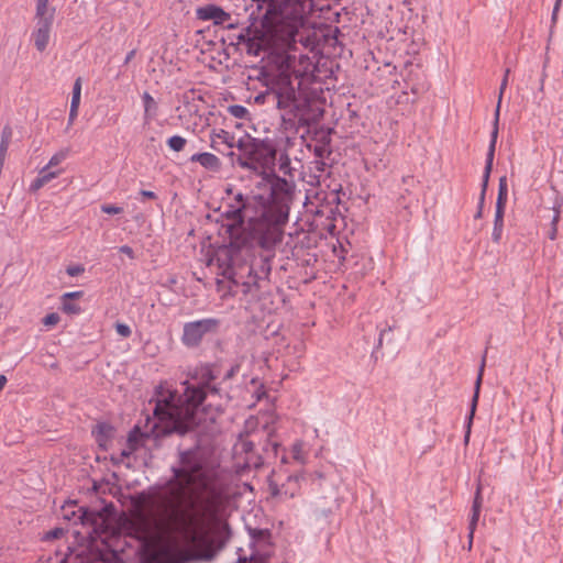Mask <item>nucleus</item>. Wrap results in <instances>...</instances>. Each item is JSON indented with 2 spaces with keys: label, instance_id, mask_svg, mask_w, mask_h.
<instances>
[{
  "label": "nucleus",
  "instance_id": "f704fd0d",
  "mask_svg": "<svg viewBox=\"0 0 563 563\" xmlns=\"http://www.w3.org/2000/svg\"><path fill=\"white\" fill-rule=\"evenodd\" d=\"M282 449L280 444L276 441H267L264 446V451L267 457H277L279 454V450Z\"/></svg>",
  "mask_w": 563,
  "mask_h": 563
},
{
  "label": "nucleus",
  "instance_id": "f3484780",
  "mask_svg": "<svg viewBox=\"0 0 563 563\" xmlns=\"http://www.w3.org/2000/svg\"><path fill=\"white\" fill-rule=\"evenodd\" d=\"M323 199L328 201L327 206L320 203L318 206H314V209L309 208L308 210L310 212H313L316 217H327L328 219H330L334 214V208L329 205L338 203L340 198L338 192L335 191H331L330 194H323ZM311 207H313V203H311Z\"/></svg>",
  "mask_w": 563,
  "mask_h": 563
},
{
  "label": "nucleus",
  "instance_id": "c85d7f7f",
  "mask_svg": "<svg viewBox=\"0 0 563 563\" xmlns=\"http://www.w3.org/2000/svg\"><path fill=\"white\" fill-rule=\"evenodd\" d=\"M81 85H82L81 77L76 78L74 86H73V91H71L70 107H73V108H79L80 97H81Z\"/></svg>",
  "mask_w": 563,
  "mask_h": 563
},
{
  "label": "nucleus",
  "instance_id": "7ed1b4c3",
  "mask_svg": "<svg viewBox=\"0 0 563 563\" xmlns=\"http://www.w3.org/2000/svg\"><path fill=\"white\" fill-rule=\"evenodd\" d=\"M239 154L233 151L228 153L232 163L243 169L261 176V181L255 186L257 191L249 194L238 192L224 205L222 213L239 216L240 213L257 214L264 220L269 216L272 223H278L280 219L290 213L296 196V184L276 174V161L278 147L273 139L252 137L240 139L236 143Z\"/></svg>",
  "mask_w": 563,
  "mask_h": 563
},
{
  "label": "nucleus",
  "instance_id": "423d86ee",
  "mask_svg": "<svg viewBox=\"0 0 563 563\" xmlns=\"http://www.w3.org/2000/svg\"><path fill=\"white\" fill-rule=\"evenodd\" d=\"M220 321L214 318H206L184 324L181 342L188 347H195L200 344L207 333L218 330Z\"/></svg>",
  "mask_w": 563,
  "mask_h": 563
},
{
  "label": "nucleus",
  "instance_id": "f257e3e1",
  "mask_svg": "<svg viewBox=\"0 0 563 563\" xmlns=\"http://www.w3.org/2000/svg\"><path fill=\"white\" fill-rule=\"evenodd\" d=\"M257 11L265 9L260 20V27L253 32L250 27L239 35V42L245 46L247 55L260 57L266 55L267 66L262 76L266 91L256 97L265 99L280 112V128L286 135V147L294 144V136L300 129L309 128L316 120L312 114V99L301 88V80L296 75L297 36L305 25L307 15L301 4L285 8V0H252Z\"/></svg>",
  "mask_w": 563,
  "mask_h": 563
},
{
  "label": "nucleus",
  "instance_id": "a18cd8bd",
  "mask_svg": "<svg viewBox=\"0 0 563 563\" xmlns=\"http://www.w3.org/2000/svg\"><path fill=\"white\" fill-rule=\"evenodd\" d=\"M119 252L121 254H124L126 255L128 257H130L131 260H133L135 257V254H134V251L131 246L129 245H122L119 247Z\"/></svg>",
  "mask_w": 563,
  "mask_h": 563
},
{
  "label": "nucleus",
  "instance_id": "e433bc0d",
  "mask_svg": "<svg viewBox=\"0 0 563 563\" xmlns=\"http://www.w3.org/2000/svg\"><path fill=\"white\" fill-rule=\"evenodd\" d=\"M85 267L81 264H73L68 265L66 268V273L69 277H79L81 274H84Z\"/></svg>",
  "mask_w": 563,
  "mask_h": 563
},
{
  "label": "nucleus",
  "instance_id": "864d4df0",
  "mask_svg": "<svg viewBox=\"0 0 563 563\" xmlns=\"http://www.w3.org/2000/svg\"><path fill=\"white\" fill-rule=\"evenodd\" d=\"M135 53H136L135 49H132L126 54V56L124 58V65L129 64L133 59V57L135 56Z\"/></svg>",
  "mask_w": 563,
  "mask_h": 563
},
{
  "label": "nucleus",
  "instance_id": "f8f14e48",
  "mask_svg": "<svg viewBox=\"0 0 563 563\" xmlns=\"http://www.w3.org/2000/svg\"><path fill=\"white\" fill-rule=\"evenodd\" d=\"M485 362H486V355L483 356L482 364L479 366V372H478V375H477V378L475 382V391H474L472 402H471L470 413L466 417V421H465V435H464L465 443L468 442L470 435H471V428H472L473 419H474L477 402H478L479 388H481V384H482Z\"/></svg>",
  "mask_w": 563,
  "mask_h": 563
},
{
  "label": "nucleus",
  "instance_id": "bf43d9fd",
  "mask_svg": "<svg viewBox=\"0 0 563 563\" xmlns=\"http://www.w3.org/2000/svg\"><path fill=\"white\" fill-rule=\"evenodd\" d=\"M560 2H561V0H556L555 7H554V12L559 9Z\"/></svg>",
  "mask_w": 563,
  "mask_h": 563
},
{
  "label": "nucleus",
  "instance_id": "603ef678",
  "mask_svg": "<svg viewBox=\"0 0 563 563\" xmlns=\"http://www.w3.org/2000/svg\"><path fill=\"white\" fill-rule=\"evenodd\" d=\"M35 4H38V11H42L45 5L49 4V0H35Z\"/></svg>",
  "mask_w": 563,
  "mask_h": 563
},
{
  "label": "nucleus",
  "instance_id": "aec40b11",
  "mask_svg": "<svg viewBox=\"0 0 563 563\" xmlns=\"http://www.w3.org/2000/svg\"><path fill=\"white\" fill-rule=\"evenodd\" d=\"M145 437V434L141 431L139 427H134L128 435V449L129 451L123 450L122 455L129 456L132 452L136 451L139 446L141 445L142 439Z\"/></svg>",
  "mask_w": 563,
  "mask_h": 563
},
{
  "label": "nucleus",
  "instance_id": "ea45409f",
  "mask_svg": "<svg viewBox=\"0 0 563 563\" xmlns=\"http://www.w3.org/2000/svg\"><path fill=\"white\" fill-rule=\"evenodd\" d=\"M559 220H560V211L556 210L553 216L552 222H551L552 228H551V231L549 232L550 240H555V238H556Z\"/></svg>",
  "mask_w": 563,
  "mask_h": 563
},
{
  "label": "nucleus",
  "instance_id": "49530a36",
  "mask_svg": "<svg viewBox=\"0 0 563 563\" xmlns=\"http://www.w3.org/2000/svg\"><path fill=\"white\" fill-rule=\"evenodd\" d=\"M312 165H313L314 170H317L319 173H323L327 167V164L323 159H317V158L312 162Z\"/></svg>",
  "mask_w": 563,
  "mask_h": 563
},
{
  "label": "nucleus",
  "instance_id": "09e8293b",
  "mask_svg": "<svg viewBox=\"0 0 563 563\" xmlns=\"http://www.w3.org/2000/svg\"><path fill=\"white\" fill-rule=\"evenodd\" d=\"M387 331H388V332L393 331V327L387 325L386 328L380 329V331H379V336H378V341H377V346H376L377 349L382 347V345H383V339H384V335H385V333H386Z\"/></svg>",
  "mask_w": 563,
  "mask_h": 563
},
{
  "label": "nucleus",
  "instance_id": "8fccbe9b",
  "mask_svg": "<svg viewBox=\"0 0 563 563\" xmlns=\"http://www.w3.org/2000/svg\"><path fill=\"white\" fill-rule=\"evenodd\" d=\"M7 152H8L7 147L0 146V169L1 170L3 169L4 161L7 157Z\"/></svg>",
  "mask_w": 563,
  "mask_h": 563
},
{
  "label": "nucleus",
  "instance_id": "f03ea898",
  "mask_svg": "<svg viewBox=\"0 0 563 563\" xmlns=\"http://www.w3.org/2000/svg\"><path fill=\"white\" fill-rule=\"evenodd\" d=\"M173 477L165 485L142 493L139 500L155 512L153 518L141 514L131 522V536L141 542L142 563H185L188 556L175 551L162 539V531L185 521L194 507L195 490L206 485L205 459L198 449L180 451L178 464L172 466Z\"/></svg>",
  "mask_w": 563,
  "mask_h": 563
},
{
  "label": "nucleus",
  "instance_id": "dca6fc26",
  "mask_svg": "<svg viewBox=\"0 0 563 563\" xmlns=\"http://www.w3.org/2000/svg\"><path fill=\"white\" fill-rule=\"evenodd\" d=\"M191 163H199L203 168L210 172H218L221 168V161L212 153H196L190 156Z\"/></svg>",
  "mask_w": 563,
  "mask_h": 563
},
{
  "label": "nucleus",
  "instance_id": "0eeeda50",
  "mask_svg": "<svg viewBox=\"0 0 563 563\" xmlns=\"http://www.w3.org/2000/svg\"><path fill=\"white\" fill-rule=\"evenodd\" d=\"M282 471H273L268 477V489L273 497L286 496L292 498L299 490L300 474H286L287 483L279 484Z\"/></svg>",
  "mask_w": 563,
  "mask_h": 563
},
{
  "label": "nucleus",
  "instance_id": "a19ab883",
  "mask_svg": "<svg viewBox=\"0 0 563 563\" xmlns=\"http://www.w3.org/2000/svg\"><path fill=\"white\" fill-rule=\"evenodd\" d=\"M59 320H60V318H59L58 313L52 312L44 317L43 324L47 325V327H53V325H56L59 322Z\"/></svg>",
  "mask_w": 563,
  "mask_h": 563
},
{
  "label": "nucleus",
  "instance_id": "393cba45",
  "mask_svg": "<svg viewBox=\"0 0 563 563\" xmlns=\"http://www.w3.org/2000/svg\"><path fill=\"white\" fill-rule=\"evenodd\" d=\"M51 32L34 30L32 33V38L34 41V45L38 52H44L49 42Z\"/></svg>",
  "mask_w": 563,
  "mask_h": 563
},
{
  "label": "nucleus",
  "instance_id": "a211bd4d",
  "mask_svg": "<svg viewBox=\"0 0 563 563\" xmlns=\"http://www.w3.org/2000/svg\"><path fill=\"white\" fill-rule=\"evenodd\" d=\"M80 296V291L64 294L62 297V310L67 314H78L81 311V308L76 302V299Z\"/></svg>",
  "mask_w": 563,
  "mask_h": 563
},
{
  "label": "nucleus",
  "instance_id": "6e6d98bb",
  "mask_svg": "<svg viewBox=\"0 0 563 563\" xmlns=\"http://www.w3.org/2000/svg\"><path fill=\"white\" fill-rule=\"evenodd\" d=\"M280 462L282 464H287L288 463V457L287 455L285 454V452L283 453L282 457H280Z\"/></svg>",
  "mask_w": 563,
  "mask_h": 563
},
{
  "label": "nucleus",
  "instance_id": "5fc2aeb1",
  "mask_svg": "<svg viewBox=\"0 0 563 563\" xmlns=\"http://www.w3.org/2000/svg\"><path fill=\"white\" fill-rule=\"evenodd\" d=\"M7 382H8V379H7L5 375H0V391L4 388Z\"/></svg>",
  "mask_w": 563,
  "mask_h": 563
},
{
  "label": "nucleus",
  "instance_id": "5701e85b",
  "mask_svg": "<svg viewBox=\"0 0 563 563\" xmlns=\"http://www.w3.org/2000/svg\"><path fill=\"white\" fill-rule=\"evenodd\" d=\"M142 101H143V106H144L145 120L146 121L152 120L156 115V112L158 109L157 102L147 91H145L142 95Z\"/></svg>",
  "mask_w": 563,
  "mask_h": 563
},
{
  "label": "nucleus",
  "instance_id": "4468645a",
  "mask_svg": "<svg viewBox=\"0 0 563 563\" xmlns=\"http://www.w3.org/2000/svg\"><path fill=\"white\" fill-rule=\"evenodd\" d=\"M75 506V501H69L63 506L64 518L68 520H74L75 523L80 522L82 525L92 521L93 514L91 511H89L85 507H78L77 510H70V508Z\"/></svg>",
  "mask_w": 563,
  "mask_h": 563
},
{
  "label": "nucleus",
  "instance_id": "4c0bfd02",
  "mask_svg": "<svg viewBox=\"0 0 563 563\" xmlns=\"http://www.w3.org/2000/svg\"><path fill=\"white\" fill-rule=\"evenodd\" d=\"M297 3L302 5L303 14H309L310 0H285V8H292Z\"/></svg>",
  "mask_w": 563,
  "mask_h": 563
},
{
  "label": "nucleus",
  "instance_id": "de8ad7c7",
  "mask_svg": "<svg viewBox=\"0 0 563 563\" xmlns=\"http://www.w3.org/2000/svg\"><path fill=\"white\" fill-rule=\"evenodd\" d=\"M139 195L141 196V201H144L145 199H157V195L154 192V191H151V190H141L139 192Z\"/></svg>",
  "mask_w": 563,
  "mask_h": 563
},
{
  "label": "nucleus",
  "instance_id": "4d7b16f0",
  "mask_svg": "<svg viewBox=\"0 0 563 563\" xmlns=\"http://www.w3.org/2000/svg\"><path fill=\"white\" fill-rule=\"evenodd\" d=\"M208 406H209V407H217V408H219V407L221 406V404H220V402H213V401L211 400V401H209Z\"/></svg>",
  "mask_w": 563,
  "mask_h": 563
},
{
  "label": "nucleus",
  "instance_id": "473e14b6",
  "mask_svg": "<svg viewBox=\"0 0 563 563\" xmlns=\"http://www.w3.org/2000/svg\"><path fill=\"white\" fill-rule=\"evenodd\" d=\"M312 151L317 159H323L325 156L331 154L329 141L316 144Z\"/></svg>",
  "mask_w": 563,
  "mask_h": 563
},
{
  "label": "nucleus",
  "instance_id": "58836bf2",
  "mask_svg": "<svg viewBox=\"0 0 563 563\" xmlns=\"http://www.w3.org/2000/svg\"><path fill=\"white\" fill-rule=\"evenodd\" d=\"M100 209L102 212L108 213V214H120L123 212L122 207H118V206L110 205V203L101 205Z\"/></svg>",
  "mask_w": 563,
  "mask_h": 563
},
{
  "label": "nucleus",
  "instance_id": "cd10ccee",
  "mask_svg": "<svg viewBox=\"0 0 563 563\" xmlns=\"http://www.w3.org/2000/svg\"><path fill=\"white\" fill-rule=\"evenodd\" d=\"M291 457L294 461L299 464H303L306 462V454L303 452V442L301 440H297L291 445Z\"/></svg>",
  "mask_w": 563,
  "mask_h": 563
},
{
  "label": "nucleus",
  "instance_id": "79ce46f5",
  "mask_svg": "<svg viewBox=\"0 0 563 563\" xmlns=\"http://www.w3.org/2000/svg\"><path fill=\"white\" fill-rule=\"evenodd\" d=\"M43 180L44 179H42L40 177V175H37V177L34 178L32 180V183L30 184L29 191L30 192H37L41 188H43L45 186V183Z\"/></svg>",
  "mask_w": 563,
  "mask_h": 563
},
{
  "label": "nucleus",
  "instance_id": "c9c22d12",
  "mask_svg": "<svg viewBox=\"0 0 563 563\" xmlns=\"http://www.w3.org/2000/svg\"><path fill=\"white\" fill-rule=\"evenodd\" d=\"M11 137H12V129L9 125H5L1 132L0 146L9 148Z\"/></svg>",
  "mask_w": 563,
  "mask_h": 563
},
{
  "label": "nucleus",
  "instance_id": "680f3d73",
  "mask_svg": "<svg viewBox=\"0 0 563 563\" xmlns=\"http://www.w3.org/2000/svg\"><path fill=\"white\" fill-rule=\"evenodd\" d=\"M311 9H312V0H310L309 12L311 11Z\"/></svg>",
  "mask_w": 563,
  "mask_h": 563
},
{
  "label": "nucleus",
  "instance_id": "c03bdc74",
  "mask_svg": "<svg viewBox=\"0 0 563 563\" xmlns=\"http://www.w3.org/2000/svg\"><path fill=\"white\" fill-rule=\"evenodd\" d=\"M78 109H79V108H73V107H70V109H69V115H68L67 129H69V128L74 124V122H75V120H76V118H77V115H78Z\"/></svg>",
  "mask_w": 563,
  "mask_h": 563
},
{
  "label": "nucleus",
  "instance_id": "b1692460",
  "mask_svg": "<svg viewBox=\"0 0 563 563\" xmlns=\"http://www.w3.org/2000/svg\"><path fill=\"white\" fill-rule=\"evenodd\" d=\"M276 163H278V169L280 173H283L284 175H288L290 177L294 176L292 175L294 168L291 167V162H290V157L287 153V148H285L282 152L278 151Z\"/></svg>",
  "mask_w": 563,
  "mask_h": 563
},
{
  "label": "nucleus",
  "instance_id": "c756f323",
  "mask_svg": "<svg viewBox=\"0 0 563 563\" xmlns=\"http://www.w3.org/2000/svg\"><path fill=\"white\" fill-rule=\"evenodd\" d=\"M187 140L180 135H173L167 140L168 147L174 152H180L185 148Z\"/></svg>",
  "mask_w": 563,
  "mask_h": 563
},
{
  "label": "nucleus",
  "instance_id": "ddd939ff",
  "mask_svg": "<svg viewBox=\"0 0 563 563\" xmlns=\"http://www.w3.org/2000/svg\"><path fill=\"white\" fill-rule=\"evenodd\" d=\"M483 505L482 487L477 486L468 522V549H472L474 532L476 530Z\"/></svg>",
  "mask_w": 563,
  "mask_h": 563
},
{
  "label": "nucleus",
  "instance_id": "4be33fe9",
  "mask_svg": "<svg viewBox=\"0 0 563 563\" xmlns=\"http://www.w3.org/2000/svg\"><path fill=\"white\" fill-rule=\"evenodd\" d=\"M92 433L99 445L104 446L106 442L112 437L113 428L107 422H100L96 426Z\"/></svg>",
  "mask_w": 563,
  "mask_h": 563
},
{
  "label": "nucleus",
  "instance_id": "3c124183",
  "mask_svg": "<svg viewBox=\"0 0 563 563\" xmlns=\"http://www.w3.org/2000/svg\"><path fill=\"white\" fill-rule=\"evenodd\" d=\"M233 286H239L240 284H232ZM242 286H245L246 288L243 289V292H249V291H252V288H258L260 284L257 283H254V284H241Z\"/></svg>",
  "mask_w": 563,
  "mask_h": 563
},
{
  "label": "nucleus",
  "instance_id": "39448f33",
  "mask_svg": "<svg viewBox=\"0 0 563 563\" xmlns=\"http://www.w3.org/2000/svg\"><path fill=\"white\" fill-rule=\"evenodd\" d=\"M217 379L214 366L206 364L196 368L194 382L183 383L185 388L181 395L159 384L155 388V418L166 424V431L186 433L199 423L197 413L205 400L223 398Z\"/></svg>",
  "mask_w": 563,
  "mask_h": 563
},
{
  "label": "nucleus",
  "instance_id": "2f4dec72",
  "mask_svg": "<svg viewBox=\"0 0 563 563\" xmlns=\"http://www.w3.org/2000/svg\"><path fill=\"white\" fill-rule=\"evenodd\" d=\"M62 173H63V169L52 170V168H49L48 166L45 165L44 167H42L40 169L38 175L42 179H44L43 181L46 185L49 181H52L53 179L57 178Z\"/></svg>",
  "mask_w": 563,
  "mask_h": 563
},
{
  "label": "nucleus",
  "instance_id": "13d9d810",
  "mask_svg": "<svg viewBox=\"0 0 563 563\" xmlns=\"http://www.w3.org/2000/svg\"><path fill=\"white\" fill-rule=\"evenodd\" d=\"M236 563H246V558H239Z\"/></svg>",
  "mask_w": 563,
  "mask_h": 563
},
{
  "label": "nucleus",
  "instance_id": "052dcab7",
  "mask_svg": "<svg viewBox=\"0 0 563 563\" xmlns=\"http://www.w3.org/2000/svg\"><path fill=\"white\" fill-rule=\"evenodd\" d=\"M232 375H233V371L231 369L230 372H228V373L225 374V378H230Z\"/></svg>",
  "mask_w": 563,
  "mask_h": 563
},
{
  "label": "nucleus",
  "instance_id": "1a4fd4ad",
  "mask_svg": "<svg viewBox=\"0 0 563 563\" xmlns=\"http://www.w3.org/2000/svg\"><path fill=\"white\" fill-rule=\"evenodd\" d=\"M231 538V529L228 522L220 523L216 530L213 531L212 537L208 543L206 551L203 552L202 558L206 560H211L214 555L221 551Z\"/></svg>",
  "mask_w": 563,
  "mask_h": 563
},
{
  "label": "nucleus",
  "instance_id": "9d476101",
  "mask_svg": "<svg viewBox=\"0 0 563 563\" xmlns=\"http://www.w3.org/2000/svg\"><path fill=\"white\" fill-rule=\"evenodd\" d=\"M495 148H496V132L494 133L492 140L489 141V146H488L486 162H485V168H484V175H483V180H482V191H481L479 199H478L477 212L474 216L475 219H481L483 217L485 195H486V189L488 186L489 175H490L492 168H493Z\"/></svg>",
  "mask_w": 563,
  "mask_h": 563
},
{
  "label": "nucleus",
  "instance_id": "7c9ffc66",
  "mask_svg": "<svg viewBox=\"0 0 563 563\" xmlns=\"http://www.w3.org/2000/svg\"><path fill=\"white\" fill-rule=\"evenodd\" d=\"M69 155V148H62L58 152H56L48 161L46 166L49 168H53L59 164H62Z\"/></svg>",
  "mask_w": 563,
  "mask_h": 563
},
{
  "label": "nucleus",
  "instance_id": "2eb2a0df",
  "mask_svg": "<svg viewBox=\"0 0 563 563\" xmlns=\"http://www.w3.org/2000/svg\"><path fill=\"white\" fill-rule=\"evenodd\" d=\"M54 16L55 8H49V5H45V8L42 11H38V4H35V30L51 32L54 22Z\"/></svg>",
  "mask_w": 563,
  "mask_h": 563
},
{
  "label": "nucleus",
  "instance_id": "72a5a7b5",
  "mask_svg": "<svg viewBox=\"0 0 563 563\" xmlns=\"http://www.w3.org/2000/svg\"><path fill=\"white\" fill-rule=\"evenodd\" d=\"M228 112L236 119H247L249 110L241 104H232L228 108Z\"/></svg>",
  "mask_w": 563,
  "mask_h": 563
},
{
  "label": "nucleus",
  "instance_id": "6ab92c4d",
  "mask_svg": "<svg viewBox=\"0 0 563 563\" xmlns=\"http://www.w3.org/2000/svg\"><path fill=\"white\" fill-rule=\"evenodd\" d=\"M509 74H510V69L507 68L505 70L504 78L500 82L498 102H497L496 110H495L494 128L490 133V139L493 137L495 131H496V137L498 136V122H499L500 104H501V99H503L504 92L508 86Z\"/></svg>",
  "mask_w": 563,
  "mask_h": 563
},
{
  "label": "nucleus",
  "instance_id": "a878e982",
  "mask_svg": "<svg viewBox=\"0 0 563 563\" xmlns=\"http://www.w3.org/2000/svg\"><path fill=\"white\" fill-rule=\"evenodd\" d=\"M217 140H221V142L227 144L229 148L236 146V144H234V136L225 130H220L211 136V147L214 150H218L216 146Z\"/></svg>",
  "mask_w": 563,
  "mask_h": 563
},
{
  "label": "nucleus",
  "instance_id": "bb28decb",
  "mask_svg": "<svg viewBox=\"0 0 563 563\" xmlns=\"http://www.w3.org/2000/svg\"><path fill=\"white\" fill-rule=\"evenodd\" d=\"M504 216L505 213H495L494 228L492 233V240L495 243H499L503 236Z\"/></svg>",
  "mask_w": 563,
  "mask_h": 563
},
{
  "label": "nucleus",
  "instance_id": "37998d69",
  "mask_svg": "<svg viewBox=\"0 0 563 563\" xmlns=\"http://www.w3.org/2000/svg\"><path fill=\"white\" fill-rule=\"evenodd\" d=\"M117 333L123 338H129L132 333L131 328L125 323L115 324Z\"/></svg>",
  "mask_w": 563,
  "mask_h": 563
},
{
  "label": "nucleus",
  "instance_id": "9b49d317",
  "mask_svg": "<svg viewBox=\"0 0 563 563\" xmlns=\"http://www.w3.org/2000/svg\"><path fill=\"white\" fill-rule=\"evenodd\" d=\"M254 449V441L247 438H242L234 446L236 454H245L244 465L247 468H260L264 464L263 457L255 453Z\"/></svg>",
  "mask_w": 563,
  "mask_h": 563
},
{
  "label": "nucleus",
  "instance_id": "412c9836",
  "mask_svg": "<svg viewBox=\"0 0 563 563\" xmlns=\"http://www.w3.org/2000/svg\"><path fill=\"white\" fill-rule=\"evenodd\" d=\"M508 199V187L506 177H501L499 179L498 185V196L496 201V210L495 213H505V208Z\"/></svg>",
  "mask_w": 563,
  "mask_h": 563
},
{
  "label": "nucleus",
  "instance_id": "6e6552de",
  "mask_svg": "<svg viewBox=\"0 0 563 563\" xmlns=\"http://www.w3.org/2000/svg\"><path fill=\"white\" fill-rule=\"evenodd\" d=\"M196 16L201 21H212L214 25L224 26L229 30L235 27L234 24L228 23L231 20V14L224 11L221 7L209 3L196 9Z\"/></svg>",
  "mask_w": 563,
  "mask_h": 563
},
{
  "label": "nucleus",
  "instance_id": "20e7f679",
  "mask_svg": "<svg viewBox=\"0 0 563 563\" xmlns=\"http://www.w3.org/2000/svg\"><path fill=\"white\" fill-rule=\"evenodd\" d=\"M289 216L290 213H286L285 219H280L278 223H272L269 216H265L267 220H264L261 213H240L239 216L222 213V217L228 221L223 227L229 236V246L217 251L216 261L219 268L222 269L223 277L228 282H236L234 269L236 252L247 249L262 251L260 256H255L251 261L249 276L253 277L254 282L267 279L272 271L275 252L284 241Z\"/></svg>",
  "mask_w": 563,
  "mask_h": 563
}]
</instances>
